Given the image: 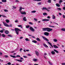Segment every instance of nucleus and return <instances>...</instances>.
<instances>
[{
  "mask_svg": "<svg viewBox=\"0 0 65 65\" xmlns=\"http://www.w3.org/2000/svg\"><path fill=\"white\" fill-rule=\"evenodd\" d=\"M43 31H47V32H51L53 30V29L49 28H42Z\"/></svg>",
  "mask_w": 65,
  "mask_h": 65,
  "instance_id": "1",
  "label": "nucleus"
},
{
  "mask_svg": "<svg viewBox=\"0 0 65 65\" xmlns=\"http://www.w3.org/2000/svg\"><path fill=\"white\" fill-rule=\"evenodd\" d=\"M15 31L17 35H19V31H22L18 28H15Z\"/></svg>",
  "mask_w": 65,
  "mask_h": 65,
  "instance_id": "2",
  "label": "nucleus"
},
{
  "mask_svg": "<svg viewBox=\"0 0 65 65\" xmlns=\"http://www.w3.org/2000/svg\"><path fill=\"white\" fill-rule=\"evenodd\" d=\"M3 23L4 26H6V27H11L12 26V24H11L9 26V25L7 24L6 23H4V22H3Z\"/></svg>",
  "mask_w": 65,
  "mask_h": 65,
  "instance_id": "3",
  "label": "nucleus"
},
{
  "mask_svg": "<svg viewBox=\"0 0 65 65\" xmlns=\"http://www.w3.org/2000/svg\"><path fill=\"white\" fill-rule=\"evenodd\" d=\"M29 29L30 30V31H32V32H34V31H35V29H34L32 27H30Z\"/></svg>",
  "mask_w": 65,
  "mask_h": 65,
  "instance_id": "4",
  "label": "nucleus"
},
{
  "mask_svg": "<svg viewBox=\"0 0 65 65\" xmlns=\"http://www.w3.org/2000/svg\"><path fill=\"white\" fill-rule=\"evenodd\" d=\"M42 37L43 38V39L45 40H46V41H49V40H48L47 38H45V37H44V36H42Z\"/></svg>",
  "mask_w": 65,
  "mask_h": 65,
  "instance_id": "5",
  "label": "nucleus"
},
{
  "mask_svg": "<svg viewBox=\"0 0 65 65\" xmlns=\"http://www.w3.org/2000/svg\"><path fill=\"white\" fill-rule=\"evenodd\" d=\"M44 34L46 36H48L49 35V33L47 32H44Z\"/></svg>",
  "mask_w": 65,
  "mask_h": 65,
  "instance_id": "6",
  "label": "nucleus"
},
{
  "mask_svg": "<svg viewBox=\"0 0 65 65\" xmlns=\"http://www.w3.org/2000/svg\"><path fill=\"white\" fill-rule=\"evenodd\" d=\"M20 13L21 14H26V13L25 12L21 11Z\"/></svg>",
  "mask_w": 65,
  "mask_h": 65,
  "instance_id": "7",
  "label": "nucleus"
},
{
  "mask_svg": "<svg viewBox=\"0 0 65 65\" xmlns=\"http://www.w3.org/2000/svg\"><path fill=\"white\" fill-rule=\"evenodd\" d=\"M22 10V7L20 6L19 7V11H20V13Z\"/></svg>",
  "mask_w": 65,
  "mask_h": 65,
  "instance_id": "8",
  "label": "nucleus"
},
{
  "mask_svg": "<svg viewBox=\"0 0 65 65\" xmlns=\"http://www.w3.org/2000/svg\"><path fill=\"white\" fill-rule=\"evenodd\" d=\"M42 21H50V20L49 19H44L42 20Z\"/></svg>",
  "mask_w": 65,
  "mask_h": 65,
  "instance_id": "9",
  "label": "nucleus"
},
{
  "mask_svg": "<svg viewBox=\"0 0 65 65\" xmlns=\"http://www.w3.org/2000/svg\"><path fill=\"white\" fill-rule=\"evenodd\" d=\"M35 53L36 55H37V56H38V55H39V53H38V52H37V51H36Z\"/></svg>",
  "mask_w": 65,
  "mask_h": 65,
  "instance_id": "10",
  "label": "nucleus"
},
{
  "mask_svg": "<svg viewBox=\"0 0 65 65\" xmlns=\"http://www.w3.org/2000/svg\"><path fill=\"white\" fill-rule=\"evenodd\" d=\"M15 60H16V61H17L18 62H22V61H23L22 60H20L16 59Z\"/></svg>",
  "mask_w": 65,
  "mask_h": 65,
  "instance_id": "11",
  "label": "nucleus"
},
{
  "mask_svg": "<svg viewBox=\"0 0 65 65\" xmlns=\"http://www.w3.org/2000/svg\"><path fill=\"white\" fill-rule=\"evenodd\" d=\"M36 40L38 41H40V39L38 38H36Z\"/></svg>",
  "mask_w": 65,
  "mask_h": 65,
  "instance_id": "12",
  "label": "nucleus"
},
{
  "mask_svg": "<svg viewBox=\"0 0 65 65\" xmlns=\"http://www.w3.org/2000/svg\"><path fill=\"white\" fill-rule=\"evenodd\" d=\"M23 20L24 21H27V19H26V17H24L23 18Z\"/></svg>",
  "mask_w": 65,
  "mask_h": 65,
  "instance_id": "13",
  "label": "nucleus"
},
{
  "mask_svg": "<svg viewBox=\"0 0 65 65\" xmlns=\"http://www.w3.org/2000/svg\"><path fill=\"white\" fill-rule=\"evenodd\" d=\"M32 42H34V43H37V42L35 40H32Z\"/></svg>",
  "mask_w": 65,
  "mask_h": 65,
  "instance_id": "14",
  "label": "nucleus"
},
{
  "mask_svg": "<svg viewBox=\"0 0 65 65\" xmlns=\"http://www.w3.org/2000/svg\"><path fill=\"white\" fill-rule=\"evenodd\" d=\"M10 57H12L13 58H16V56H12V55H10Z\"/></svg>",
  "mask_w": 65,
  "mask_h": 65,
  "instance_id": "15",
  "label": "nucleus"
},
{
  "mask_svg": "<svg viewBox=\"0 0 65 65\" xmlns=\"http://www.w3.org/2000/svg\"><path fill=\"white\" fill-rule=\"evenodd\" d=\"M53 46L55 48H58V47L56 46V45H53Z\"/></svg>",
  "mask_w": 65,
  "mask_h": 65,
  "instance_id": "16",
  "label": "nucleus"
},
{
  "mask_svg": "<svg viewBox=\"0 0 65 65\" xmlns=\"http://www.w3.org/2000/svg\"><path fill=\"white\" fill-rule=\"evenodd\" d=\"M52 18L53 19H56V17H55V16L54 15H52Z\"/></svg>",
  "mask_w": 65,
  "mask_h": 65,
  "instance_id": "17",
  "label": "nucleus"
},
{
  "mask_svg": "<svg viewBox=\"0 0 65 65\" xmlns=\"http://www.w3.org/2000/svg\"><path fill=\"white\" fill-rule=\"evenodd\" d=\"M51 54H52V55H55V52L54 51H52L51 52Z\"/></svg>",
  "mask_w": 65,
  "mask_h": 65,
  "instance_id": "18",
  "label": "nucleus"
},
{
  "mask_svg": "<svg viewBox=\"0 0 65 65\" xmlns=\"http://www.w3.org/2000/svg\"><path fill=\"white\" fill-rule=\"evenodd\" d=\"M6 21L7 23H9V20L8 19H6Z\"/></svg>",
  "mask_w": 65,
  "mask_h": 65,
  "instance_id": "19",
  "label": "nucleus"
},
{
  "mask_svg": "<svg viewBox=\"0 0 65 65\" xmlns=\"http://www.w3.org/2000/svg\"><path fill=\"white\" fill-rule=\"evenodd\" d=\"M33 61L34 62H36L37 61V59H36L34 58L33 59Z\"/></svg>",
  "mask_w": 65,
  "mask_h": 65,
  "instance_id": "20",
  "label": "nucleus"
},
{
  "mask_svg": "<svg viewBox=\"0 0 65 65\" xmlns=\"http://www.w3.org/2000/svg\"><path fill=\"white\" fill-rule=\"evenodd\" d=\"M18 27H20L21 28H23V27H22V25H18Z\"/></svg>",
  "mask_w": 65,
  "mask_h": 65,
  "instance_id": "21",
  "label": "nucleus"
},
{
  "mask_svg": "<svg viewBox=\"0 0 65 65\" xmlns=\"http://www.w3.org/2000/svg\"><path fill=\"white\" fill-rule=\"evenodd\" d=\"M43 45L44 46H45V47H48V46H47L45 44H43Z\"/></svg>",
  "mask_w": 65,
  "mask_h": 65,
  "instance_id": "22",
  "label": "nucleus"
},
{
  "mask_svg": "<svg viewBox=\"0 0 65 65\" xmlns=\"http://www.w3.org/2000/svg\"><path fill=\"white\" fill-rule=\"evenodd\" d=\"M54 51H55V52H56V53H59V52H58V51L56 50H54Z\"/></svg>",
  "mask_w": 65,
  "mask_h": 65,
  "instance_id": "23",
  "label": "nucleus"
},
{
  "mask_svg": "<svg viewBox=\"0 0 65 65\" xmlns=\"http://www.w3.org/2000/svg\"><path fill=\"white\" fill-rule=\"evenodd\" d=\"M25 40L26 41H30V40L28 39V38H26L25 39Z\"/></svg>",
  "mask_w": 65,
  "mask_h": 65,
  "instance_id": "24",
  "label": "nucleus"
},
{
  "mask_svg": "<svg viewBox=\"0 0 65 65\" xmlns=\"http://www.w3.org/2000/svg\"><path fill=\"white\" fill-rule=\"evenodd\" d=\"M5 33H6V34H8V33H9L8 31V30H6L5 31Z\"/></svg>",
  "mask_w": 65,
  "mask_h": 65,
  "instance_id": "25",
  "label": "nucleus"
},
{
  "mask_svg": "<svg viewBox=\"0 0 65 65\" xmlns=\"http://www.w3.org/2000/svg\"><path fill=\"white\" fill-rule=\"evenodd\" d=\"M56 5L57 6V7H60V5L59 4H56Z\"/></svg>",
  "mask_w": 65,
  "mask_h": 65,
  "instance_id": "26",
  "label": "nucleus"
},
{
  "mask_svg": "<svg viewBox=\"0 0 65 65\" xmlns=\"http://www.w3.org/2000/svg\"><path fill=\"white\" fill-rule=\"evenodd\" d=\"M2 2H6L7 1H6V0H2Z\"/></svg>",
  "mask_w": 65,
  "mask_h": 65,
  "instance_id": "27",
  "label": "nucleus"
},
{
  "mask_svg": "<svg viewBox=\"0 0 65 65\" xmlns=\"http://www.w3.org/2000/svg\"><path fill=\"white\" fill-rule=\"evenodd\" d=\"M47 8L46 7H43V8L42 9V10H44V9H45V10H46Z\"/></svg>",
  "mask_w": 65,
  "mask_h": 65,
  "instance_id": "28",
  "label": "nucleus"
},
{
  "mask_svg": "<svg viewBox=\"0 0 65 65\" xmlns=\"http://www.w3.org/2000/svg\"><path fill=\"white\" fill-rule=\"evenodd\" d=\"M36 12V11H31V13H35V12Z\"/></svg>",
  "mask_w": 65,
  "mask_h": 65,
  "instance_id": "29",
  "label": "nucleus"
},
{
  "mask_svg": "<svg viewBox=\"0 0 65 65\" xmlns=\"http://www.w3.org/2000/svg\"><path fill=\"white\" fill-rule=\"evenodd\" d=\"M53 41H54V42H57V39H55L53 40Z\"/></svg>",
  "mask_w": 65,
  "mask_h": 65,
  "instance_id": "30",
  "label": "nucleus"
},
{
  "mask_svg": "<svg viewBox=\"0 0 65 65\" xmlns=\"http://www.w3.org/2000/svg\"><path fill=\"white\" fill-rule=\"evenodd\" d=\"M43 15H47V13H43Z\"/></svg>",
  "mask_w": 65,
  "mask_h": 65,
  "instance_id": "31",
  "label": "nucleus"
},
{
  "mask_svg": "<svg viewBox=\"0 0 65 65\" xmlns=\"http://www.w3.org/2000/svg\"><path fill=\"white\" fill-rule=\"evenodd\" d=\"M2 37H5V34H2Z\"/></svg>",
  "mask_w": 65,
  "mask_h": 65,
  "instance_id": "32",
  "label": "nucleus"
},
{
  "mask_svg": "<svg viewBox=\"0 0 65 65\" xmlns=\"http://www.w3.org/2000/svg\"><path fill=\"white\" fill-rule=\"evenodd\" d=\"M62 31L65 32V28H62L61 29Z\"/></svg>",
  "mask_w": 65,
  "mask_h": 65,
  "instance_id": "33",
  "label": "nucleus"
},
{
  "mask_svg": "<svg viewBox=\"0 0 65 65\" xmlns=\"http://www.w3.org/2000/svg\"><path fill=\"white\" fill-rule=\"evenodd\" d=\"M48 63L49 64H50V65H53V64H52L51 62L49 61L48 62Z\"/></svg>",
  "mask_w": 65,
  "mask_h": 65,
  "instance_id": "34",
  "label": "nucleus"
},
{
  "mask_svg": "<svg viewBox=\"0 0 65 65\" xmlns=\"http://www.w3.org/2000/svg\"><path fill=\"white\" fill-rule=\"evenodd\" d=\"M29 27L30 26L29 25L27 26H26V28H29Z\"/></svg>",
  "mask_w": 65,
  "mask_h": 65,
  "instance_id": "35",
  "label": "nucleus"
},
{
  "mask_svg": "<svg viewBox=\"0 0 65 65\" xmlns=\"http://www.w3.org/2000/svg\"><path fill=\"white\" fill-rule=\"evenodd\" d=\"M4 10V11H5V12H8V11L7 10H6V9H5Z\"/></svg>",
  "mask_w": 65,
  "mask_h": 65,
  "instance_id": "36",
  "label": "nucleus"
},
{
  "mask_svg": "<svg viewBox=\"0 0 65 65\" xmlns=\"http://www.w3.org/2000/svg\"><path fill=\"white\" fill-rule=\"evenodd\" d=\"M47 42L48 43V44H49L50 45H52V44L50 42H49L48 41H47Z\"/></svg>",
  "mask_w": 65,
  "mask_h": 65,
  "instance_id": "37",
  "label": "nucleus"
},
{
  "mask_svg": "<svg viewBox=\"0 0 65 65\" xmlns=\"http://www.w3.org/2000/svg\"><path fill=\"white\" fill-rule=\"evenodd\" d=\"M4 57L5 58H8V56L7 55H4Z\"/></svg>",
  "mask_w": 65,
  "mask_h": 65,
  "instance_id": "38",
  "label": "nucleus"
},
{
  "mask_svg": "<svg viewBox=\"0 0 65 65\" xmlns=\"http://www.w3.org/2000/svg\"><path fill=\"white\" fill-rule=\"evenodd\" d=\"M34 20L35 21H36V22L37 21V19L36 18H34Z\"/></svg>",
  "mask_w": 65,
  "mask_h": 65,
  "instance_id": "39",
  "label": "nucleus"
},
{
  "mask_svg": "<svg viewBox=\"0 0 65 65\" xmlns=\"http://www.w3.org/2000/svg\"><path fill=\"white\" fill-rule=\"evenodd\" d=\"M29 24H30V25H33V23L31 22H29Z\"/></svg>",
  "mask_w": 65,
  "mask_h": 65,
  "instance_id": "40",
  "label": "nucleus"
},
{
  "mask_svg": "<svg viewBox=\"0 0 65 65\" xmlns=\"http://www.w3.org/2000/svg\"><path fill=\"white\" fill-rule=\"evenodd\" d=\"M49 27H52V28H55V26H49Z\"/></svg>",
  "mask_w": 65,
  "mask_h": 65,
  "instance_id": "41",
  "label": "nucleus"
},
{
  "mask_svg": "<svg viewBox=\"0 0 65 65\" xmlns=\"http://www.w3.org/2000/svg\"><path fill=\"white\" fill-rule=\"evenodd\" d=\"M2 17H4V18H6V16L4 15H2Z\"/></svg>",
  "mask_w": 65,
  "mask_h": 65,
  "instance_id": "42",
  "label": "nucleus"
},
{
  "mask_svg": "<svg viewBox=\"0 0 65 65\" xmlns=\"http://www.w3.org/2000/svg\"><path fill=\"white\" fill-rule=\"evenodd\" d=\"M51 0H48V3H51Z\"/></svg>",
  "mask_w": 65,
  "mask_h": 65,
  "instance_id": "43",
  "label": "nucleus"
},
{
  "mask_svg": "<svg viewBox=\"0 0 65 65\" xmlns=\"http://www.w3.org/2000/svg\"><path fill=\"white\" fill-rule=\"evenodd\" d=\"M58 10H61V9L60 8H58L57 9Z\"/></svg>",
  "mask_w": 65,
  "mask_h": 65,
  "instance_id": "44",
  "label": "nucleus"
},
{
  "mask_svg": "<svg viewBox=\"0 0 65 65\" xmlns=\"http://www.w3.org/2000/svg\"><path fill=\"white\" fill-rule=\"evenodd\" d=\"M8 65H11V63L9 62L7 63Z\"/></svg>",
  "mask_w": 65,
  "mask_h": 65,
  "instance_id": "45",
  "label": "nucleus"
},
{
  "mask_svg": "<svg viewBox=\"0 0 65 65\" xmlns=\"http://www.w3.org/2000/svg\"><path fill=\"white\" fill-rule=\"evenodd\" d=\"M8 36L9 37H12V36L11 35H8Z\"/></svg>",
  "mask_w": 65,
  "mask_h": 65,
  "instance_id": "46",
  "label": "nucleus"
},
{
  "mask_svg": "<svg viewBox=\"0 0 65 65\" xmlns=\"http://www.w3.org/2000/svg\"><path fill=\"white\" fill-rule=\"evenodd\" d=\"M16 20H17L15 21V23H17L18 22V20L16 19Z\"/></svg>",
  "mask_w": 65,
  "mask_h": 65,
  "instance_id": "47",
  "label": "nucleus"
},
{
  "mask_svg": "<svg viewBox=\"0 0 65 65\" xmlns=\"http://www.w3.org/2000/svg\"><path fill=\"white\" fill-rule=\"evenodd\" d=\"M15 2L17 3V2H19V1L18 0H15Z\"/></svg>",
  "mask_w": 65,
  "mask_h": 65,
  "instance_id": "48",
  "label": "nucleus"
},
{
  "mask_svg": "<svg viewBox=\"0 0 65 65\" xmlns=\"http://www.w3.org/2000/svg\"><path fill=\"white\" fill-rule=\"evenodd\" d=\"M23 38V37L22 36H21L20 37V39H22Z\"/></svg>",
  "mask_w": 65,
  "mask_h": 65,
  "instance_id": "49",
  "label": "nucleus"
},
{
  "mask_svg": "<svg viewBox=\"0 0 65 65\" xmlns=\"http://www.w3.org/2000/svg\"><path fill=\"white\" fill-rule=\"evenodd\" d=\"M62 2H63V1L62 0H60L59 1V3H61Z\"/></svg>",
  "mask_w": 65,
  "mask_h": 65,
  "instance_id": "50",
  "label": "nucleus"
},
{
  "mask_svg": "<svg viewBox=\"0 0 65 65\" xmlns=\"http://www.w3.org/2000/svg\"><path fill=\"white\" fill-rule=\"evenodd\" d=\"M16 57H21V56L20 55H17L16 56Z\"/></svg>",
  "mask_w": 65,
  "mask_h": 65,
  "instance_id": "51",
  "label": "nucleus"
},
{
  "mask_svg": "<svg viewBox=\"0 0 65 65\" xmlns=\"http://www.w3.org/2000/svg\"><path fill=\"white\" fill-rule=\"evenodd\" d=\"M13 7L14 8V9H16V7H15L14 6H13Z\"/></svg>",
  "mask_w": 65,
  "mask_h": 65,
  "instance_id": "52",
  "label": "nucleus"
},
{
  "mask_svg": "<svg viewBox=\"0 0 65 65\" xmlns=\"http://www.w3.org/2000/svg\"><path fill=\"white\" fill-rule=\"evenodd\" d=\"M23 57L24 58H27V57L26 56H23Z\"/></svg>",
  "mask_w": 65,
  "mask_h": 65,
  "instance_id": "53",
  "label": "nucleus"
},
{
  "mask_svg": "<svg viewBox=\"0 0 65 65\" xmlns=\"http://www.w3.org/2000/svg\"><path fill=\"white\" fill-rule=\"evenodd\" d=\"M2 54V53L1 52H0V56H1Z\"/></svg>",
  "mask_w": 65,
  "mask_h": 65,
  "instance_id": "54",
  "label": "nucleus"
},
{
  "mask_svg": "<svg viewBox=\"0 0 65 65\" xmlns=\"http://www.w3.org/2000/svg\"><path fill=\"white\" fill-rule=\"evenodd\" d=\"M37 4H38L39 5H40L41 4V3H40V2H39V3H38Z\"/></svg>",
  "mask_w": 65,
  "mask_h": 65,
  "instance_id": "55",
  "label": "nucleus"
},
{
  "mask_svg": "<svg viewBox=\"0 0 65 65\" xmlns=\"http://www.w3.org/2000/svg\"><path fill=\"white\" fill-rule=\"evenodd\" d=\"M63 18H64V19H65V15H63Z\"/></svg>",
  "mask_w": 65,
  "mask_h": 65,
  "instance_id": "56",
  "label": "nucleus"
},
{
  "mask_svg": "<svg viewBox=\"0 0 65 65\" xmlns=\"http://www.w3.org/2000/svg\"><path fill=\"white\" fill-rule=\"evenodd\" d=\"M3 31L2 30H0V32L1 33H3Z\"/></svg>",
  "mask_w": 65,
  "mask_h": 65,
  "instance_id": "57",
  "label": "nucleus"
},
{
  "mask_svg": "<svg viewBox=\"0 0 65 65\" xmlns=\"http://www.w3.org/2000/svg\"><path fill=\"white\" fill-rule=\"evenodd\" d=\"M31 37H32V38H35V36H32Z\"/></svg>",
  "mask_w": 65,
  "mask_h": 65,
  "instance_id": "58",
  "label": "nucleus"
},
{
  "mask_svg": "<svg viewBox=\"0 0 65 65\" xmlns=\"http://www.w3.org/2000/svg\"><path fill=\"white\" fill-rule=\"evenodd\" d=\"M61 64H62V65H65V63H62Z\"/></svg>",
  "mask_w": 65,
  "mask_h": 65,
  "instance_id": "59",
  "label": "nucleus"
},
{
  "mask_svg": "<svg viewBox=\"0 0 65 65\" xmlns=\"http://www.w3.org/2000/svg\"><path fill=\"white\" fill-rule=\"evenodd\" d=\"M28 56H31V55H30V54H28Z\"/></svg>",
  "mask_w": 65,
  "mask_h": 65,
  "instance_id": "60",
  "label": "nucleus"
},
{
  "mask_svg": "<svg viewBox=\"0 0 65 65\" xmlns=\"http://www.w3.org/2000/svg\"><path fill=\"white\" fill-rule=\"evenodd\" d=\"M47 18L48 19H50V16H48L47 17Z\"/></svg>",
  "mask_w": 65,
  "mask_h": 65,
  "instance_id": "61",
  "label": "nucleus"
},
{
  "mask_svg": "<svg viewBox=\"0 0 65 65\" xmlns=\"http://www.w3.org/2000/svg\"><path fill=\"white\" fill-rule=\"evenodd\" d=\"M11 53H14V51H13L11 52Z\"/></svg>",
  "mask_w": 65,
  "mask_h": 65,
  "instance_id": "62",
  "label": "nucleus"
},
{
  "mask_svg": "<svg viewBox=\"0 0 65 65\" xmlns=\"http://www.w3.org/2000/svg\"><path fill=\"white\" fill-rule=\"evenodd\" d=\"M30 37V36H31L32 37V35H28Z\"/></svg>",
  "mask_w": 65,
  "mask_h": 65,
  "instance_id": "63",
  "label": "nucleus"
},
{
  "mask_svg": "<svg viewBox=\"0 0 65 65\" xmlns=\"http://www.w3.org/2000/svg\"><path fill=\"white\" fill-rule=\"evenodd\" d=\"M63 10H65V7H64L63 8Z\"/></svg>",
  "mask_w": 65,
  "mask_h": 65,
  "instance_id": "64",
  "label": "nucleus"
}]
</instances>
